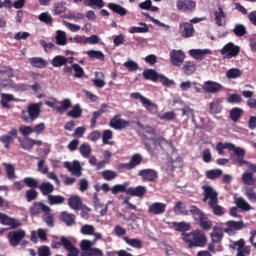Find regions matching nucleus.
Returning <instances> with one entry per match:
<instances>
[{
  "instance_id": "nucleus-1",
  "label": "nucleus",
  "mask_w": 256,
  "mask_h": 256,
  "mask_svg": "<svg viewBox=\"0 0 256 256\" xmlns=\"http://www.w3.org/2000/svg\"><path fill=\"white\" fill-rule=\"evenodd\" d=\"M182 240L188 244V249L207 247V236L205 232L200 229H196L192 232L182 233Z\"/></svg>"
},
{
  "instance_id": "nucleus-2",
  "label": "nucleus",
  "mask_w": 256,
  "mask_h": 256,
  "mask_svg": "<svg viewBox=\"0 0 256 256\" xmlns=\"http://www.w3.org/2000/svg\"><path fill=\"white\" fill-rule=\"evenodd\" d=\"M41 115V106L38 103L28 105L27 110L21 111V119L24 123H33Z\"/></svg>"
},
{
  "instance_id": "nucleus-3",
  "label": "nucleus",
  "mask_w": 256,
  "mask_h": 256,
  "mask_svg": "<svg viewBox=\"0 0 256 256\" xmlns=\"http://www.w3.org/2000/svg\"><path fill=\"white\" fill-rule=\"evenodd\" d=\"M143 163V156L141 154L136 153L133 154L128 163H120L117 165V169L120 173H124V171H131L133 169H137L139 165Z\"/></svg>"
},
{
  "instance_id": "nucleus-4",
  "label": "nucleus",
  "mask_w": 256,
  "mask_h": 256,
  "mask_svg": "<svg viewBox=\"0 0 256 256\" xmlns=\"http://www.w3.org/2000/svg\"><path fill=\"white\" fill-rule=\"evenodd\" d=\"M220 53L223 55L224 59H233V57H237V55L241 53V48L233 42H229L223 46Z\"/></svg>"
},
{
  "instance_id": "nucleus-5",
  "label": "nucleus",
  "mask_w": 256,
  "mask_h": 256,
  "mask_svg": "<svg viewBox=\"0 0 256 256\" xmlns=\"http://www.w3.org/2000/svg\"><path fill=\"white\" fill-rule=\"evenodd\" d=\"M13 76V68H11V66H3L0 68V87H9Z\"/></svg>"
},
{
  "instance_id": "nucleus-6",
  "label": "nucleus",
  "mask_w": 256,
  "mask_h": 256,
  "mask_svg": "<svg viewBox=\"0 0 256 256\" xmlns=\"http://www.w3.org/2000/svg\"><path fill=\"white\" fill-rule=\"evenodd\" d=\"M132 99H139L140 103H142L143 107L149 111V113H157V106L155 103L151 102V100L145 98L139 92H133L130 94Z\"/></svg>"
},
{
  "instance_id": "nucleus-7",
  "label": "nucleus",
  "mask_w": 256,
  "mask_h": 256,
  "mask_svg": "<svg viewBox=\"0 0 256 256\" xmlns=\"http://www.w3.org/2000/svg\"><path fill=\"white\" fill-rule=\"evenodd\" d=\"M202 190L204 196L202 199L203 203H207L208 201V205H210L211 203H215V201H219V194L212 188V186L204 185L202 186Z\"/></svg>"
},
{
  "instance_id": "nucleus-8",
  "label": "nucleus",
  "mask_w": 256,
  "mask_h": 256,
  "mask_svg": "<svg viewBox=\"0 0 256 256\" xmlns=\"http://www.w3.org/2000/svg\"><path fill=\"white\" fill-rule=\"evenodd\" d=\"M224 149H228V151L234 152V156H232L234 161H235V159L239 158L238 153L243 150V148L235 147V144H232V143H223V142L217 143L216 151L220 155H225V152L223 151Z\"/></svg>"
},
{
  "instance_id": "nucleus-9",
  "label": "nucleus",
  "mask_w": 256,
  "mask_h": 256,
  "mask_svg": "<svg viewBox=\"0 0 256 256\" xmlns=\"http://www.w3.org/2000/svg\"><path fill=\"white\" fill-rule=\"evenodd\" d=\"M45 213V215H49L51 213V208L43 202H34L30 207V215L32 217H37L40 213Z\"/></svg>"
},
{
  "instance_id": "nucleus-10",
  "label": "nucleus",
  "mask_w": 256,
  "mask_h": 256,
  "mask_svg": "<svg viewBox=\"0 0 256 256\" xmlns=\"http://www.w3.org/2000/svg\"><path fill=\"white\" fill-rule=\"evenodd\" d=\"M179 33L183 39H189L195 34V27L192 23L181 22L179 24Z\"/></svg>"
},
{
  "instance_id": "nucleus-11",
  "label": "nucleus",
  "mask_w": 256,
  "mask_h": 256,
  "mask_svg": "<svg viewBox=\"0 0 256 256\" xmlns=\"http://www.w3.org/2000/svg\"><path fill=\"white\" fill-rule=\"evenodd\" d=\"M9 243L12 247H17L25 239V230L11 231L8 233Z\"/></svg>"
},
{
  "instance_id": "nucleus-12",
  "label": "nucleus",
  "mask_w": 256,
  "mask_h": 256,
  "mask_svg": "<svg viewBox=\"0 0 256 256\" xmlns=\"http://www.w3.org/2000/svg\"><path fill=\"white\" fill-rule=\"evenodd\" d=\"M64 167L68 169V171L73 175V177H81L83 175V167H81V163L77 160L71 162H65Z\"/></svg>"
},
{
  "instance_id": "nucleus-13",
  "label": "nucleus",
  "mask_w": 256,
  "mask_h": 256,
  "mask_svg": "<svg viewBox=\"0 0 256 256\" xmlns=\"http://www.w3.org/2000/svg\"><path fill=\"white\" fill-rule=\"evenodd\" d=\"M227 228H224V233L231 235L235 233V231H241V229H245V223L243 221H234L229 220L226 222Z\"/></svg>"
},
{
  "instance_id": "nucleus-14",
  "label": "nucleus",
  "mask_w": 256,
  "mask_h": 256,
  "mask_svg": "<svg viewBox=\"0 0 256 256\" xmlns=\"http://www.w3.org/2000/svg\"><path fill=\"white\" fill-rule=\"evenodd\" d=\"M138 177H141L143 181L153 183V181H155L159 177V175L154 169L148 168L138 171Z\"/></svg>"
},
{
  "instance_id": "nucleus-15",
  "label": "nucleus",
  "mask_w": 256,
  "mask_h": 256,
  "mask_svg": "<svg viewBox=\"0 0 256 256\" xmlns=\"http://www.w3.org/2000/svg\"><path fill=\"white\" fill-rule=\"evenodd\" d=\"M109 125L112 129H116L117 131H121V129H125L131 125V122L121 119V115H115L111 120Z\"/></svg>"
},
{
  "instance_id": "nucleus-16",
  "label": "nucleus",
  "mask_w": 256,
  "mask_h": 256,
  "mask_svg": "<svg viewBox=\"0 0 256 256\" xmlns=\"http://www.w3.org/2000/svg\"><path fill=\"white\" fill-rule=\"evenodd\" d=\"M167 211V205L163 202H154L148 206L149 215H163Z\"/></svg>"
},
{
  "instance_id": "nucleus-17",
  "label": "nucleus",
  "mask_w": 256,
  "mask_h": 256,
  "mask_svg": "<svg viewBox=\"0 0 256 256\" xmlns=\"http://www.w3.org/2000/svg\"><path fill=\"white\" fill-rule=\"evenodd\" d=\"M170 61L174 67H181L185 61V53L181 50H172L170 52Z\"/></svg>"
},
{
  "instance_id": "nucleus-18",
  "label": "nucleus",
  "mask_w": 256,
  "mask_h": 256,
  "mask_svg": "<svg viewBox=\"0 0 256 256\" xmlns=\"http://www.w3.org/2000/svg\"><path fill=\"white\" fill-rule=\"evenodd\" d=\"M61 243H58V245H62L66 251H68L67 256H79V249H77L69 239H67L65 236H62L60 239Z\"/></svg>"
},
{
  "instance_id": "nucleus-19",
  "label": "nucleus",
  "mask_w": 256,
  "mask_h": 256,
  "mask_svg": "<svg viewBox=\"0 0 256 256\" xmlns=\"http://www.w3.org/2000/svg\"><path fill=\"white\" fill-rule=\"evenodd\" d=\"M0 223L1 225H7L11 229H17L21 227V222L15 218L9 217L7 214L0 212Z\"/></svg>"
},
{
  "instance_id": "nucleus-20",
  "label": "nucleus",
  "mask_w": 256,
  "mask_h": 256,
  "mask_svg": "<svg viewBox=\"0 0 256 256\" xmlns=\"http://www.w3.org/2000/svg\"><path fill=\"white\" fill-rule=\"evenodd\" d=\"M107 109H109V104L103 103L100 106V109L92 113V118L90 120L91 129H95L97 127V119L103 115V113H107Z\"/></svg>"
},
{
  "instance_id": "nucleus-21",
  "label": "nucleus",
  "mask_w": 256,
  "mask_h": 256,
  "mask_svg": "<svg viewBox=\"0 0 256 256\" xmlns=\"http://www.w3.org/2000/svg\"><path fill=\"white\" fill-rule=\"evenodd\" d=\"M35 145H37V147H41V145H48V144L43 143L41 140H35L32 138H28L27 140L20 141V146L25 151H31L33 147H35Z\"/></svg>"
},
{
  "instance_id": "nucleus-22",
  "label": "nucleus",
  "mask_w": 256,
  "mask_h": 256,
  "mask_svg": "<svg viewBox=\"0 0 256 256\" xmlns=\"http://www.w3.org/2000/svg\"><path fill=\"white\" fill-rule=\"evenodd\" d=\"M202 88L205 93H219L223 89V86L220 83L208 80L204 82Z\"/></svg>"
},
{
  "instance_id": "nucleus-23",
  "label": "nucleus",
  "mask_w": 256,
  "mask_h": 256,
  "mask_svg": "<svg viewBox=\"0 0 256 256\" xmlns=\"http://www.w3.org/2000/svg\"><path fill=\"white\" fill-rule=\"evenodd\" d=\"M176 7L178 11H193V9L196 7V4L193 0H178Z\"/></svg>"
},
{
  "instance_id": "nucleus-24",
  "label": "nucleus",
  "mask_w": 256,
  "mask_h": 256,
  "mask_svg": "<svg viewBox=\"0 0 256 256\" xmlns=\"http://www.w3.org/2000/svg\"><path fill=\"white\" fill-rule=\"evenodd\" d=\"M74 3H83L85 7H91L92 9H103L105 7V2L103 0H72Z\"/></svg>"
},
{
  "instance_id": "nucleus-25",
  "label": "nucleus",
  "mask_w": 256,
  "mask_h": 256,
  "mask_svg": "<svg viewBox=\"0 0 256 256\" xmlns=\"http://www.w3.org/2000/svg\"><path fill=\"white\" fill-rule=\"evenodd\" d=\"M147 193V188L145 186H137V187H130L127 189V195H131V197H145Z\"/></svg>"
},
{
  "instance_id": "nucleus-26",
  "label": "nucleus",
  "mask_w": 256,
  "mask_h": 256,
  "mask_svg": "<svg viewBox=\"0 0 256 256\" xmlns=\"http://www.w3.org/2000/svg\"><path fill=\"white\" fill-rule=\"evenodd\" d=\"M28 61L30 65L36 69H45V67L49 65V62H47V60L43 59L42 57H32L29 58Z\"/></svg>"
},
{
  "instance_id": "nucleus-27",
  "label": "nucleus",
  "mask_w": 256,
  "mask_h": 256,
  "mask_svg": "<svg viewBox=\"0 0 256 256\" xmlns=\"http://www.w3.org/2000/svg\"><path fill=\"white\" fill-rule=\"evenodd\" d=\"M60 219L61 221H63V223H65L66 227H73V225H75L76 223L77 217L75 216V214H71L69 212H62Z\"/></svg>"
},
{
  "instance_id": "nucleus-28",
  "label": "nucleus",
  "mask_w": 256,
  "mask_h": 256,
  "mask_svg": "<svg viewBox=\"0 0 256 256\" xmlns=\"http://www.w3.org/2000/svg\"><path fill=\"white\" fill-rule=\"evenodd\" d=\"M123 241H125L126 245H129V247H132L133 249H143V241L140 239L123 236Z\"/></svg>"
},
{
  "instance_id": "nucleus-29",
  "label": "nucleus",
  "mask_w": 256,
  "mask_h": 256,
  "mask_svg": "<svg viewBox=\"0 0 256 256\" xmlns=\"http://www.w3.org/2000/svg\"><path fill=\"white\" fill-rule=\"evenodd\" d=\"M209 53H211V50L209 49H192L189 51V55H191V57H193L197 61L203 60V57H205V55H209Z\"/></svg>"
},
{
  "instance_id": "nucleus-30",
  "label": "nucleus",
  "mask_w": 256,
  "mask_h": 256,
  "mask_svg": "<svg viewBox=\"0 0 256 256\" xmlns=\"http://www.w3.org/2000/svg\"><path fill=\"white\" fill-rule=\"evenodd\" d=\"M3 167L5 168L7 179L9 181H15L17 179V174H15V166L11 163H2Z\"/></svg>"
},
{
  "instance_id": "nucleus-31",
  "label": "nucleus",
  "mask_w": 256,
  "mask_h": 256,
  "mask_svg": "<svg viewBox=\"0 0 256 256\" xmlns=\"http://www.w3.org/2000/svg\"><path fill=\"white\" fill-rule=\"evenodd\" d=\"M190 213L194 221H197V223H199L205 217V212L199 209V207L196 205L190 206Z\"/></svg>"
},
{
  "instance_id": "nucleus-32",
  "label": "nucleus",
  "mask_w": 256,
  "mask_h": 256,
  "mask_svg": "<svg viewBox=\"0 0 256 256\" xmlns=\"http://www.w3.org/2000/svg\"><path fill=\"white\" fill-rule=\"evenodd\" d=\"M59 104L60 106H56L55 109L57 113H60V115H63L65 111H69V109L72 107L71 100L69 98L63 99L59 102Z\"/></svg>"
},
{
  "instance_id": "nucleus-33",
  "label": "nucleus",
  "mask_w": 256,
  "mask_h": 256,
  "mask_svg": "<svg viewBox=\"0 0 256 256\" xmlns=\"http://www.w3.org/2000/svg\"><path fill=\"white\" fill-rule=\"evenodd\" d=\"M215 23L218 27H223V19H227V14L223 10V7L219 6L218 11H214Z\"/></svg>"
},
{
  "instance_id": "nucleus-34",
  "label": "nucleus",
  "mask_w": 256,
  "mask_h": 256,
  "mask_svg": "<svg viewBox=\"0 0 256 256\" xmlns=\"http://www.w3.org/2000/svg\"><path fill=\"white\" fill-rule=\"evenodd\" d=\"M108 9L110 11H113L116 13V15H119L120 17H125L127 15V9L123 8V6L115 3H108L107 5Z\"/></svg>"
},
{
  "instance_id": "nucleus-35",
  "label": "nucleus",
  "mask_w": 256,
  "mask_h": 256,
  "mask_svg": "<svg viewBox=\"0 0 256 256\" xmlns=\"http://www.w3.org/2000/svg\"><path fill=\"white\" fill-rule=\"evenodd\" d=\"M68 205L74 211H79V209H81V207L83 206V202L81 201V198L79 196H71L68 199Z\"/></svg>"
},
{
  "instance_id": "nucleus-36",
  "label": "nucleus",
  "mask_w": 256,
  "mask_h": 256,
  "mask_svg": "<svg viewBox=\"0 0 256 256\" xmlns=\"http://www.w3.org/2000/svg\"><path fill=\"white\" fill-rule=\"evenodd\" d=\"M234 203L238 209H241V211H251V204L243 197L235 198Z\"/></svg>"
},
{
  "instance_id": "nucleus-37",
  "label": "nucleus",
  "mask_w": 256,
  "mask_h": 256,
  "mask_svg": "<svg viewBox=\"0 0 256 256\" xmlns=\"http://www.w3.org/2000/svg\"><path fill=\"white\" fill-rule=\"evenodd\" d=\"M142 75L146 81H153L154 83L159 81V74L153 69L144 70Z\"/></svg>"
},
{
  "instance_id": "nucleus-38",
  "label": "nucleus",
  "mask_w": 256,
  "mask_h": 256,
  "mask_svg": "<svg viewBox=\"0 0 256 256\" xmlns=\"http://www.w3.org/2000/svg\"><path fill=\"white\" fill-rule=\"evenodd\" d=\"M83 115V109H81L80 104H75L72 110L67 112V117H71V119H79Z\"/></svg>"
},
{
  "instance_id": "nucleus-39",
  "label": "nucleus",
  "mask_w": 256,
  "mask_h": 256,
  "mask_svg": "<svg viewBox=\"0 0 256 256\" xmlns=\"http://www.w3.org/2000/svg\"><path fill=\"white\" fill-rule=\"evenodd\" d=\"M140 26H133L129 29V33L135 34V33H149V26L145 22H140Z\"/></svg>"
},
{
  "instance_id": "nucleus-40",
  "label": "nucleus",
  "mask_w": 256,
  "mask_h": 256,
  "mask_svg": "<svg viewBox=\"0 0 256 256\" xmlns=\"http://www.w3.org/2000/svg\"><path fill=\"white\" fill-rule=\"evenodd\" d=\"M39 187V190L41 191L42 195L48 196L55 191V186L49 182L42 183Z\"/></svg>"
},
{
  "instance_id": "nucleus-41",
  "label": "nucleus",
  "mask_w": 256,
  "mask_h": 256,
  "mask_svg": "<svg viewBox=\"0 0 256 256\" xmlns=\"http://www.w3.org/2000/svg\"><path fill=\"white\" fill-rule=\"evenodd\" d=\"M173 211L176 215H189V211H187V207L182 201L176 202Z\"/></svg>"
},
{
  "instance_id": "nucleus-42",
  "label": "nucleus",
  "mask_w": 256,
  "mask_h": 256,
  "mask_svg": "<svg viewBox=\"0 0 256 256\" xmlns=\"http://www.w3.org/2000/svg\"><path fill=\"white\" fill-rule=\"evenodd\" d=\"M12 101H15V96L12 94H1V105L4 107V109H11V105H9V103Z\"/></svg>"
},
{
  "instance_id": "nucleus-43",
  "label": "nucleus",
  "mask_w": 256,
  "mask_h": 256,
  "mask_svg": "<svg viewBox=\"0 0 256 256\" xmlns=\"http://www.w3.org/2000/svg\"><path fill=\"white\" fill-rule=\"evenodd\" d=\"M219 201H215L209 204V207L212 209V212L217 217H221V215H225V208L218 204Z\"/></svg>"
},
{
  "instance_id": "nucleus-44",
  "label": "nucleus",
  "mask_w": 256,
  "mask_h": 256,
  "mask_svg": "<svg viewBox=\"0 0 256 256\" xmlns=\"http://www.w3.org/2000/svg\"><path fill=\"white\" fill-rule=\"evenodd\" d=\"M182 70L184 71L185 75H193L195 71H197V65L193 61H187L184 63Z\"/></svg>"
},
{
  "instance_id": "nucleus-45",
  "label": "nucleus",
  "mask_w": 256,
  "mask_h": 256,
  "mask_svg": "<svg viewBox=\"0 0 256 256\" xmlns=\"http://www.w3.org/2000/svg\"><path fill=\"white\" fill-rule=\"evenodd\" d=\"M223 175V170L221 169H211L205 172V176L210 179V181H215V179H219Z\"/></svg>"
},
{
  "instance_id": "nucleus-46",
  "label": "nucleus",
  "mask_w": 256,
  "mask_h": 256,
  "mask_svg": "<svg viewBox=\"0 0 256 256\" xmlns=\"http://www.w3.org/2000/svg\"><path fill=\"white\" fill-rule=\"evenodd\" d=\"M173 227H175V231H179L180 233H186L185 231L191 230V224L187 222H173Z\"/></svg>"
},
{
  "instance_id": "nucleus-47",
  "label": "nucleus",
  "mask_w": 256,
  "mask_h": 256,
  "mask_svg": "<svg viewBox=\"0 0 256 256\" xmlns=\"http://www.w3.org/2000/svg\"><path fill=\"white\" fill-rule=\"evenodd\" d=\"M91 151V145L88 143H83L79 147V153L84 159H89V157H91Z\"/></svg>"
},
{
  "instance_id": "nucleus-48",
  "label": "nucleus",
  "mask_w": 256,
  "mask_h": 256,
  "mask_svg": "<svg viewBox=\"0 0 256 256\" xmlns=\"http://www.w3.org/2000/svg\"><path fill=\"white\" fill-rule=\"evenodd\" d=\"M56 45H67V34L63 30H58L56 32Z\"/></svg>"
},
{
  "instance_id": "nucleus-49",
  "label": "nucleus",
  "mask_w": 256,
  "mask_h": 256,
  "mask_svg": "<svg viewBox=\"0 0 256 256\" xmlns=\"http://www.w3.org/2000/svg\"><path fill=\"white\" fill-rule=\"evenodd\" d=\"M198 225L203 229V231H210L213 227V222L205 215L199 222Z\"/></svg>"
},
{
  "instance_id": "nucleus-50",
  "label": "nucleus",
  "mask_w": 256,
  "mask_h": 256,
  "mask_svg": "<svg viewBox=\"0 0 256 256\" xmlns=\"http://www.w3.org/2000/svg\"><path fill=\"white\" fill-rule=\"evenodd\" d=\"M49 205H62L65 203V197L61 195H48Z\"/></svg>"
},
{
  "instance_id": "nucleus-51",
  "label": "nucleus",
  "mask_w": 256,
  "mask_h": 256,
  "mask_svg": "<svg viewBox=\"0 0 256 256\" xmlns=\"http://www.w3.org/2000/svg\"><path fill=\"white\" fill-rule=\"evenodd\" d=\"M243 115V109L234 107L230 111V119L231 121H234V123H237L241 119V116Z\"/></svg>"
},
{
  "instance_id": "nucleus-52",
  "label": "nucleus",
  "mask_w": 256,
  "mask_h": 256,
  "mask_svg": "<svg viewBox=\"0 0 256 256\" xmlns=\"http://www.w3.org/2000/svg\"><path fill=\"white\" fill-rule=\"evenodd\" d=\"M87 55L90 59H97L98 61H105V54L99 50H88Z\"/></svg>"
},
{
  "instance_id": "nucleus-53",
  "label": "nucleus",
  "mask_w": 256,
  "mask_h": 256,
  "mask_svg": "<svg viewBox=\"0 0 256 256\" xmlns=\"http://www.w3.org/2000/svg\"><path fill=\"white\" fill-rule=\"evenodd\" d=\"M51 65L53 67H64V65H67V60H65V56L57 55L52 59Z\"/></svg>"
},
{
  "instance_id": "nucleus-54",
  "label": "nucleus",
  "mask_w": 256,
  "mask_h": 256,
  "mask_svg": "<svg viewBox=\"0 0 256 256\" xmlns=\"http://www.w3.org/2000/svg\"><path fill=\"white\" fill-rule=\"evenodd\" d=\"M242 182L244 185H255V177L253 172H244L242 174Z\"/></svg>"
},
{
  "instance_id": "nucleus-55",
  "label": "nucleus",
  "mask_w": 256,
  "mask_h": 256,
  "mask_svg": "<svg viewBox=\"0 0 256 256\" xmlns=\"http://www.w3.org/2000/svg\"><path fill=\"white\" fill-rule=\"evenodd\" d=\"M241 75H243V72L238 68H230L226 72L227 79H239V77H241Z\"/></svg>"
},
{
  "instance_id": "nucleus-56",
  "label": "nucleus",
  "mask_w": 256,
  "mask_h": 256,
  "mask_svg": "<svg viewBox=\"0 0 256 256\" xmlns=\"http://www.w3.org/2000/svg\"><path fill=\"white\" fill-rule=\"evenodd\" d=\"M213 243H220L223 239V230L220 228L215 227L213 232L211 233Z\"/></svg>"
},
{
  "instance_id": "nucleus-57",
  "label": "nucleus",
  "mask_w": 256,
  "mask_h": 256,
  "mask_svg": "<svg viewBox=\"0 0 256 256\" xmlns=\"http://www.w3.org/2000/svg\"><path fill=\"white\" fill-rule=\"evenodd\" d=\"M23 183L30 189H37L39 187V181H37L35 178L25 177L23 179Z\"/></svg>"
},
{
  "instance_id": "nucleus-58",
  "label": "nucleus",
  "mask_w": 256,
  "mask_h": 256,
  "mask_svg": "<svg viewBox=\"0 0 256 256\" xmlns=\"http://www.w3.org/2000/svg\"><path fill=\"white\" fill-rule=\"evenodd\" d=\"M111 139H113V131L110 129L104 130L102 134V143L104 145H113V142H109Z\"/></svg>"
},
{
  "instance_id": "nucleus-59",
  "label": "nucleus",
  "mask_w": 256,
  "mask_h": 256,
  "mask_svg": "<svg viewBox=\"0 0 256 256\" xmlns=\"http://www.w3.org/2000/svg\"><path fill=\"white\" fill-rule=\"evenodd\" d=\"M233 33L236 37H244V35H247V28L242 24H236Z\"/></svg>"
},
{
  "instance_id": "nucleus-60",
  "label": "nucleus",
  "mask_w": 256,
  "mask_h": 256,
  "mask_svg": "<svg viewBox=\"0 0 256 256\" xmlns=\"http://www.w3.org/2000/svg\"><path fill=\"white\" fill-rule=\"evenodd\" d=\"M38 193L37 190H35V188H31L29 190L26 191L25 193V197L28 203H31V201H35V199H37L38 197Z\"/></svg>"
},
{
  "instance_id": "nucleus-61",
  "label": "nucleus",
  "mask_w": 256,
  "mask_h": 256,
  "mask_svg": "<svg viewBox=\"0 0 256 256\" xmlns=\"http://www.w3.org/2000/svg\"><path fill=\"white\" fill-rule=\"evenodd\" d=\"M19 133L22 137H29L33 133V127L27 125H21L19 127Z\"/></svg>"
},
{
  "instance_id": "nucleus-62",
  "label": "nucleus",
  "mask_w": 256,
  "mask_h": 256,
  "mask_svg": "<svg viewBox=\"0 0 256 256\" xmlns=\"http://www.w3.org/2000/svg\"><path fill=\"white\" fill-rule=\"evenodd\" d=\"M231 249H238V251H243V249L246 247L245 246V240L241 238L238 241H232L230 244Z\"/></svg>"
},
{
  "instance_id": "nucleus-63",
  "label": "nucleus",
  "mask_w": 256,
  "mask_h": 256,
  "mask_svg": "<svg viewBox=\"0 0 256 256\" xmlns=\"http://www.w3.org/2000/svg\"><path fill=\"white\" fill-rule=\"evenodd\" d=\"M102 177L105 181H113L117 177V173L113 170H104Z\"/></svg>"
},
{
  "instance_id": "nucleus-64",
  "label": "nucleus",
  "mask_w": 256,
  "mask_h": 256,
  "mask_svg": "<svg viewBox=\"0 0 256 256\" xmlns=\"http://www.w3.org/2000/svg\"><path fill=\"white\" fill-rule=\"evenodd\" d=\"M93 245H95V243L90 240L84 239L80 242V247L83 250V252H89L93 248Z\"/></svg>"
}]
</instances>
